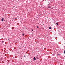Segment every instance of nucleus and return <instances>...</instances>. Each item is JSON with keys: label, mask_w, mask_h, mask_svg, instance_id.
Here are the masks:
<instances>
[{"label": "nucleus", "mask_w": 65, "mask_h": 65, "mask_svg": "<svg viewBox=\"0 0 65 65\" xmlns=\"http://www.w3.org/2000/svg\"><path fill=\"white\" fill-rule=\"evenodd\" d=\"M3 20H4V18H2V22H3Z\"/></svg>", "instance_id": "nucleus-1"}, {"label": "nucleus", "mask_w": 65, "mask_h": 65, "mask_svg": "<svg viewBox=\"0 0 65 65\" xmlns=\"http://www.w3.org/2000/svg\"><path fill=\"white\" fill-rule=\"evenodd\" d=\"M34 61H35V60H36V58H35V57H34Z\"/></svg>", "instance_id": "nucleus-2"}, {"label": "nucleus", "mask_w": 65, "mask_h": 65, "mask_svg": "<svg viewBox=\"0 0 65 65\" xmlns=\"http://www.w3.org/2000/svg\"><path fill=\"white\" fill-rule=\"evenodd\" d=\"M56 24L57 25H58V23H56Z\"/></svg>", "instance_id": "nucleus-3"}, {"label": "nucleus", "mask_w": 65, "mask_h": 65, "mask_svg": "<svg viewBox=\"0 0 65 65\" xmlns=\"http://www.w3.org/2000/svg\"><path fill=\"white\" fill-rule=\"evenodd\" d=\"M49 29H51V27H50L49 28Z\"/></svg>", "instance_id": "nucleus-4"}, {"label": "nucleus", "mask_w": 65, "mask_h": 65, "mask_svg": "<svg viewBox=\"0 0 65 65\" xmlns=\"http://www.w3.org/2000/svg\"><path fill=\"white\" fill-rule=\"evenodd\" d=\"M22 35H23V36H24V34H23Z\"/></svg>", "instance_id": "nucleus-5"}, {"label": "nucleus", "mask_w": 65, "mask_h": 65, "mask_svg": "<svg viewBox=\"0 0 65 65\" xmlns=\"http://www.w3.org/2000/svg\"><path fill=\"white\" fill-rule=\"evenodd\" d=\"M64 54H65V51H64Z\"/></svg>", "instance_id": "nucleus-6"}, {"label": "nucleus", "mask_w": 65, "mask_h": 65, "mask_svg": "<svg viewBox=\"0 0 65 65\" xmlns=\"http://www.w3.org/2000/svg\"><path fill=\"white\" fill-rule=\"evenodd\" d=\"M50 8V6H48V8Z\"/></svg>", "instance_id": "nucleus-7"}, {"label": "nucleus", "mask_w": 65, "mask_h": 65, "mask_svg": "<svg viewBox=\"0 0 65 65\" xmlns=\"http://www.w3.org/2000/svg\"><path fill=\"white\" fill-rule=\"evenodd\" d=\"M60 55V54H57V56H59Z\"/></svg>", "instance_id": "nucleus-8"}, {"label": "nucleus", "mask_w": 65, "mask_h": 65, "mask_svg": "<svg viewBox=\"0 0 65 65\" xmlns=\"http://www.w3.org/2000/svg\"><path fill=\"white\" fill-rule=\"evenodd\" d=\"M37 28H39L38 26H37Z\"/></svg>", "instance_id": "nucleus-9"}, {"label": "nucleus", "mask_w": 65, "mask_h": 65, "mask_svg": "<svg viewBox=\"0 0 65 65\" xmlns=\"http://www.w3.org/2000/svg\"><path fill=\"white\" fill-rule=\"evenodd\" d=\"M32 31H33V29H32Z\"/></svg>", "instance_id": "nucleus-10"}, {"label": "nucleus", "mask_w": 65, "mask_h": 65, "mask_svg": "<svg viewBox=\"0 0 65 65\" xmlns=\"http://www.w3.org/2000/svg\"><path fill=\"white\" fill-rule=\"evenodd\" d=\"M2 42H3V41H2Z\"/></svg>", "instance_id": "nucleus-11"}]
</instances>
